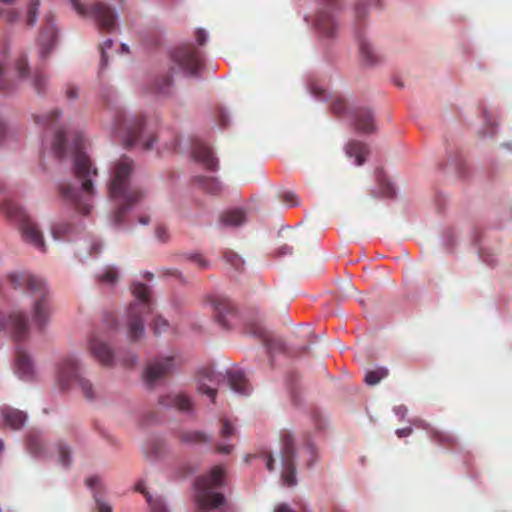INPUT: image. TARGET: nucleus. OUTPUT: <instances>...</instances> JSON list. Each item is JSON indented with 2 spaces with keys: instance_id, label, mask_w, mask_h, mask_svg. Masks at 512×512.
Instances as JSON below:
<instances>
[{
  "instance_id": "f257e3e1",
  "label": "nucleus",
  "mask_w": 512,
  "mask_h": 512,
  "mask_svg": "<svg viewBox=\"0 0 512 512\" xmlns=\"http://www.w3.org/2000/svg\"><path fill=\"white\" fill-rule=\"evenodd\" d=\"M83 135L76 134L72 140L73 170L80 187L62 185L60 191L64 199L73 204L77 210L88 215L91 210L89 199L93 196V178L97 176V168L92 167L89 155L84 153Z\"/></svg>"
},
{
  "instance_id": "f03ea898",
  "label": "nucleus",
  "mask_w": 512,
  "mask_h": 512,
  "mask_svg": "<svg viewBox=\"0 0 512 512\" xmlns=\"http://www.w3.org/2000/svg\"><path fill=\"white\" fill-rule=\"evenodd\" d=\"M113 177L108 185V196L118 204L112 215L114 224L119 225L135 203L140 202L144 192L140 187L131 184L134 172V161L128 156H121L114 164Z\"/></svg>"
},
{
  "instance_id": "7ed1b4c3",
  "label": "nucleus",
  "mask_w": 512,
  "mask_h": 512,
  "mask_svg": "<svg viewBox=\"0 0 512 512\" xmlns=\"http://www.w3.org/2000/svg\"><path fill=\"white\" fill-rule=\"evenodd\" d=\"M7 279L14 289L28 291L37 296L33 305V321L36 327L43 329L51 314L50 304L47 300V286L44 280L28 272L10 273Z\"/></svg>"
},
{
  "instance_id": "20e7f679",
  "label": "nucleus",
  "mask_w": 512,
  "mask_h": 512,
  "mask_svg": "<svg viewBox=\"0 0 512 512\" xmlns=\"http://www.w3.org/2000/svg\"><path fill=\"white\" fill-rule=\"evenodd\" d=\"M115 130L124 142L125 147L131 145H140L141 148L148 150L153 148L156 142V136L149 130L142 115L126 117L119 114L116 119Z\"/></svg>"
},
{
  "instance_id": "39448f33",
  "label": "nucleus",
  "mask_w": 512,
  "mask_h": 512,
  "mask_svg": "<svg viewBox=\"0 0 512 512\" xmlns=\"http://www.w3.org/2000/svg\"><path fill=\"white\" fill-rule=\"evenodd\" d=\"M135 301L127 308L128 335L131 340L140 339L145 333V315L151 312L150 290L143 283L133 284Z\"/></svg>"
},
{
  "instance_id": "423d86ee",
  "label": "nucleus",
  "mask_w": 512,
  "mask_h": 512,
  "mask_svg": "<svg viewBox=\"0 0 512 512\" xmlns=\"http://www.w3.org/2000/svg\"><path fill=\"white\" fill-rule=\"evenodd\" d=\"M196 501L202 509L217 508L225 499L222 493L216 492L225 484V469L222 465L213 466L208 474L196 480Z\"/></svg>"
},
{
  "instance_id": "0eeeda50",
  "label": "nucleus",
  "mask_w": 512,
  "mask_h": 512,
  "mask_svg": "<svg viewBox=\"0 0 512 512\" xmlns=\"http://www.w3.org/2000/svg\"><path fill=\"white\" fill-rule=\"evenodd\" d=\"M2 209L11 221L19 224L23 239L36 247L39 251H45V242L36 223L31 221L24 209L12 201L3 203Z\"/></svg>"
},
{
  "instance_id": "6e6552de",
  "label": "nucleus",
  "mask_w": 512,
  "mask_h": 512,
  "mask_svg": "<svg viewBox=\"0 0 512 512\" xmlns=\"http://www.w3.org/2000/svg\"><path fill=\"white\" fill-rule=\"evenodd\" d=\"M57 382L61 389L69 388L70 384L76 382L82 393L88 399H93L95 391L93 384L81 375V368L77 359L66 357L61 360L57 369Z\"/></svg>"
},
{
  "instance_id": "1a4fd4ad",
  "label": "nucleus",
  "mask_w": 512,
  "mask_h": 512,
  "mask_svg": "<svg viewBox=\"0 0 512 512\" xmlns=\"http://www.w3.org/2000/svg\"><path fill=\"white\" fill-rule=\"evenodd\" d=\"M332 112L336 116H349L352 123L360 132L370 134L375 130V124L372 112L364 108H348L347 102L343 97H335L331 104Z\"/></svg>"
},
{
  "instance_id": "9d476101",
  "label": "nucleus",
  "mask_w": 512,
  "mask_h": 512,
  "mask_svg": "<svg viewBox=\"0 0 512 512\" xmlns=\"http://www.w3.org/2000/svg\"><path fill=\"white\" fill-rule=\"evenodd\" d=\"M280 443L281 478L285 485L294 487V485H296V452L293 434L289 431L281 432Z\"/></svg>"
},
{
  "instance_id": "9b49d317",
  "label": "nucleus",
  "mask_w": 512,
  "mask_h": 512,
  "mask_svg": "<svg viewBox=\"0 0 512 512\" xmlns=\"http://www.w3.org/2000/svg\"><path fill=\"white\" fill-rule=\"evenodd\" d=\"M172 60L189 75H199L203 67L202 56L193 44H186L174 50Z\"/></svg>"
},
{
  "instance_id": "f8f14e48",
  "label": "nucleus",
  "mask_w": 512,
  "mask_h": 512,
  "mask_svg": "<svg viewBox=\"0 0 512 512\" xmlns=\"http://www.w3.org/2000/svg\"><path fill=\"white\" fill-rule=\"evenodd\" d=\"M0 327L10 332L16 342L26 339L29 332L28 320L21 312H12L7 319L0 316Z\"/></svg>"
},
{
  "instance_id": "ddd939ff",
  "label": "nucleus",
  "mask_w": 512,
  "mask_h": 512,
  "mask_svg": "<svg viewBox=\"0 0 512 512\" xmlns=\"http://www.w3.org/2000/svg\"><path fill=\"white\" fill-rule=\"evenodd\" d=\"M176 366L174 357H166L154 360L147 365L144 371L145 382L149 385L155 384L159 379L166 377L174 371Z\"/></svg>"
},
{
  "instance_id": "4468645a",
  "label": "nucleus",
  "mask_w": 512,
  "mask_h": 512,
  "mask_svg": "<svg viewBox=\"0 0 512 512\" xmlns=\"http://www.w3.org/2000/svg\"><path fill=\"white\" fill-rule=\"evenodd\" d=\"M57 38V30L53 24L52 14H47L44 18L43 29L41 30L38 43L40 46V55L46 57L54 47Z\"/></svg>"
},
{
  "instance_id": "2eb2a0df",
  "label": "nucleus",
  "mask_w": 512,
  "mask_h": 512,
  "mask_svg": "<svg viewBox=\"0 0 512 512\" xmlns=\"http://www.w3.org/2000/svg\"><path fill=\"white\" fill-rule=\"evenodd\" d=\"M15 373L21 379L29 381L35 375L34 365L30 354L22 345H17L15 354Z\"/></svg>"
},
{
  "instance_id": "dca6fc26",
  "label": "nucleus",
  "mask_w": 512,
  "mask_h": 512,
  "mask_svg": "<svg viewBox=\"0 0 512 512\" xmlns=\"http://www.w3.org/2000/svg\"><path fill=\"white\" fill-rule=\"evenodd\" d=\"M91 15L95 18L99 29L112 30L115 27V12L112 8L104 3H97L91 8Z\"/></svg>"
},
{
  "instance_id": "f3484780",
  "label": "nucleus",
  "mask_w": 512,
  "mask_h": 512,
  "mask_svg": "<svg viewBox=\"0 0 512 512\" xmlns=\"http://www.w3.org/2000/svg\"><path fill=\"white\" fill-rule=\"evenodd\" d=\"M415 425L424 428L429 433L430 439L433 440L437 445L445 448H452L456 446L457 439L453 434L445 431L438 430V428L431 427L427 422L423 420H415Z\"/></svg>"
},
{
  "instance_id": "a211bd4d",
  "label": "nucleus",
  "mask_w": 512,
  "mask_h": 512,
  "mask_svg": "<svg viewBox=\"0 0 512 512\" xmlns=\"http://www.w3.org/2000/svg\"><path fill=\"white\" fill-rule=\"evenodd\" d=\"M215 317L218 323L224 328L231 326V321L235 316V308L232 302L227 298L219 297L213 302Z\"/></svg>"
},
{
  "instance_id": "6ab92c4d",
  "label": "nucleus",
  "mask_w": 512,
  "mask_h": 512,
  "mask_svg": "<svg viewBox=\"0 0 512 512\" xmlns=\"http://www.w3.org/2000/svg\"><path fill=\"white\" fill-rule=\"evenodd\" d=\"M194 159L201 162L210 171H216L218 168V159L213 155L212 149L207 147L201 141H195L192 147Z\"/></svg>"
},
{
  "instance_id": "aec40b11",
  "label": "nucleus",
  "mask_w": 512,
  "mask_h": 512,
  "mask_svg": "<svg viewBox=\"0 0 512 512\" xmlns=\"http://www.w3.org/2000/svg\"><path fill=\"white\" fill-rule=\"evenodd\" d=\"M90 350L99 363L105 366L114 364V354L106 342L94 336L89 343Z\"/></svg>"
},
{
  "instance_id": "412c9836",
  "label": "nucleus",
  "mask_w": 512,
  "mask_h": 512,
  "mask_svg": "<svg viewBox=\"0 0 512 512\" xmlns=\"http://www.w3.org/2000/svg\"><path fill=\"white\" fill-rule=\"evenodd\" d=\"M337 22L331 11L321 10L316 17V28L325 37H335L337 33Z\"/></svg>"
},
{
  "instance_id": "4be33fe9",
  "label": "nucleus",
  "mask_w": 512,
  "mask_h": 512,
  "mask_svg": "<svg viewBox=\"0 0 512 512\" xmlns=\"http://www.w3.org/2000/svg\"><path fill=\"white\" fill-rule=\"evenodd\" d=\"M228 384L230 389L240 395H249V382L246 379L244 372L239 369L229 370L227 373Z\"/></svg>"
},
{
  "instance_id": "5701e85b",
  "label": "nucleus",
  "mask_w": 512,
  "mask_h": 512,
  "mask_svg": "<svg viewBox=\"0 0 512 512\" xmlns=\"http://www.w3.org/2000/svg\"><path fill=\"white\" fill-rule=\"evenodd\" d=\"M160 404L165 407H175L180 411H191L193 407L190 397L183 393L161 396Z\"/></svg>"
},
{
  "instance_id": "b1692460",
  "label": "nucleus",
  "mask_w": 512,
  "mask_h": 512,
  "mask_svg": "<svg viewBox=\"0 0 512 512\" xmlns=\"http://www.w3.org/2000/svg\"><path fill=\"white\" fill-rule=\"evenodd\" d=\"M221 377H222V375L215 374V372H213V370H211V369L202 370L200 373V383H199L197 389L202 394L210 397L211 401L214 402L215 397L217 395V390L210 387V385H208L204 381H209L210 383H216V382L220 381Z\"/></svg>"
},
{
  "instance_id": "393cba45",
  "label": "nucleus",
  "mask_w": 512,
  "mask_h": 512,
  "mask_svg": "<svg viewBox=\"0 0 512 512\" xmlns=\"http://www.w3.org/2000/svg\"><path fill=\"white\" fill-rule=\"evenodd\" d=\"M0 413L3 416L4 425L14 429H19L25 425L26 415L21 410L5 407L0 409Z\"/></svg>"
},
{
  "instance_id": "a878e982",
  "label": "nucleus",
  "mask_w": 512,
  "mask_h": 512,
  "mask_svg": "<svg viewBox=\"0 0 512 512\" xmlns=\"http://www.w3.org/2000/svg\"><path fill=\"white\" fill-rule=\"evenodd\" d=\"M346 153L348 156L355 157L356 165L362 166L366 160V156L369 153V147L367 144L359 141H349L346 146Z\"/></svg>"
},
{
  "instance_id": "bb28decb",
  "label": "nucleus",
  "mask_w": 512,
  "mask_h": 512,
  "mask_svg": "<svg viewBox=\"0 0 512 512\" xmlns=\"http://www.w3.org/2000/svg\"><path fill=\"white\" fill-rule=\"evenodd\" d=\"M359 52L364 62L374 64L380 61V55L366 38L358 35Z\"/></svg>"
},
{
  "instance_id": "cd10ccee",
  "label": "nucleus",
  "mask_w": 512,
  "mask_h": 512,
  "mask_svg": "<svg viewBox=\"0 0 512 512\" xmlns=\"http://www.w3.org/2000/svg\"><path fill=\"white\" fill-rule=\"evenodd\" d=\"M246 216L241 209L228 210L220 216V222L224 227H238L245 222Z\"/></svg>"
},
{
  "instance_id": "c85d7f7f",
  "label": "nucleus",
  "mask_w": 512,
  "mask_h": 512,
  "mask_svg": "<svg viewBox=\"0 0 512 512\" xmlns=\"http://www.w3.org/2000/svg\"><path fill=\"white\" fill-rule=\"evenodd\" d=\"M16 0H0V18L7 23H14L19 17L20 13L13 9Z\"/></svg>"
},
{
  "instance_id": "c756f323",
  "label": "nucleus",
  "mask_w": 512,
  "mask_h": 512,
  "mask_svg": "<svg viewBox=\"0 0 512 512\" xmlns=\"http://www.w3.org/2000/svg\"><path fill=\"white\" fill-rule=\"evenodd\" d=\"M41 0H27L25 8V23L30 26L37 24Z\"/></svg>"
},
{
  "instance_id": "7c9ffc66",
  "label": "nucleus",
  "mask_w": 512,
  "mask_h": 512,
  "mask_svg": "<svg viewBox=\"0 0 512 512\" xmlns=\"http://www.w3.org/2000/svg\"><path fill=\"white\" fill-rule=\"evenodd\" d=\"M196 181L208 193L217 194L222 191V185L216 178L198 177Z\"/></svg>"
},
{
  "instance_id": "2f4dec72",
  "label": "nucleus",
  "mask_w": 512,
  "mask_h": 512,
  "mask_svg": "<svg viewBox=\"0 0 512 512\" xmlns=\"http://www.w3.org/2000/svg\"><path fill=\"white\" fill-rule=\"evenodd\" d=\"M52 149L56 156L63 157L67 154L66 136L63 130H57Z\"/></svg>"
},
{
  "instance_id": "473e14b6",
  "label": "nucleus",
  "mask_w": 512,
  "mask_h": 512,
  "mask_svg": "<svg viewBox=\"0 0 512 512\" xmlns=\"http://www.w3.org/2000/svg\"><path fill=\"white\" fill-rule=\"evenodd\" d=\"M389 375V371L385 368H378L372 371L366 372L365 382L368 385H374L381 381V379L387 377Z\"/></svg>"
},
{
  "instance_id": "72a5a7b5",
  "label": "nucleus",
  "mask_w": 512,
  "mask_h": 512,
  "mask_svg": "<svg viewBox=\"0 0 512 512\" xmlns=\"http://www.w3.org/2000/svg\"><path fill=\"white\" fill-rule=\"evenodd\" d=\"M181 439L185 443L201 444V443H206V441H208V436H207V434H204L203 432L190 431V432L182 433Z\"/></svg>"
},
{
  "instance_id": "f704fd0d",
  "label": "nucleus",
  "mask_w": 512,
  "mask_h": 512,
  "mask_svg": "<svg viewBox=\"0 0 512 512\" xmlns=\"http://www.w3.org/2000/svg\"><path fill=\"white\" fill-rule=\"evenodd\" d=\"M163 448L164 445L161 442V440L154 439L151 440L147 446H145L144 453L149 458H156L160 456V454L163 451Z\"/></svg>"
},
{
  "instance_id": "c9c22d12",
  "label": "nucleus",
  "mask_w": 512,
  "mask_h": 512,
  "mask_svg": "<svg viewBox=\"0 0 512 512\" xmlns=\"http://www.w3.org/2000/svg\"><path fill=\"white\" fill-rule=\"evenodd\" d=\"M119 279V273L113 266H108L105 271L98 276V280L105 284H115Z\"/></svg>"
},
{
  "instance_id": "e433bc0d",
  "label": "nucleus",
  "mask_w": 512,
  "mask_h": 512,
  "mask_svg": "<svg viewBox=\"0 0 512 512\" xmlns=\"http://www.w3.org/2000/svg\"><path fill=\"white\" fill-rule=\"evenodd\" d=\"M172 77L169 74L161 76L154 84V91L160 94H168L170 92Z\"/></svg>"
},
{
  "instance_id": "4c0bfd02",
  "label": "nucleus",
  "mask_w": 512,
  "mask_h": 512,
  "mask_svg": "<svg viewBox=\"0 0 512 512\" xmlns=\"http://www.w3.org/2000/svg\"><path fill=\"white\" fill-rule=\"evenodd\" d=\"M32 86L37 93H43L46 91L47 78L41 71H36L32 76Z\"/></svg>"
},
{
  "instance_id": "58836bf2",
  "label": "nucleus",
  "mask_w": 512,
  "mask_h": 512,
  "mask_svg": "<svg viewBox=\"0 0 512 512\" xmlns=\"http://www.w3.org/2000/svg\"><path fill=\"white\" fill-rule=\"evenodd\" d=\"M141 493L145 494L147 501L149 502V506L152 512H167L165 504L159 498H152L151 495L145 493L144 489L140 486L138 487Z\"/></svg>"
},
{
  "instance_id": "ea45409f",
  "label": "nucleus",
  "mask_w": 512,
  "mask_h": 512,
  "mask_svg": "<svg viewBox=\"0 0 512 512\" xmlns=\"http://www.w3.org/2000/svg\"><path fill=\"white\" fill-rule=\"evenodd\" d=\"M61 116V112L58 110H53L48 112L45 115L35 116V122L41 125L51 126L54 124L56 119Z\"/></svg>"
},
{
  "instance_id": "a19ab883",
  "label": "nucleus",
  "mask_w": 512,
  "mask_h": 512,
  "mask_svg": "<svg viewBox=\"0 0 512 512\" xmlns=\"http://www.w3.org/2000/svg\"><path fill=\"white\" fill-rule=\"evenodd\" d=\"M224 258L235 269H240L244 266V261L241 256L233 251H227L224 253Z\"/></svg>"
},
{
  "instance_id": "79ce46f5",
  "label": "nucleus",
  "mask_w": 512,
  "mask_h": 512,
  "mask_svg": "<svg viewBox=\"0 0 512 512\" xmlns=\"http://www.w3.org/2000/svg\"><path fill=\"white\" fill-rule=\"evenodd\" d=\"M71 229H72V227L70 224H67V223L58 224L57 226H54L51 229V234L55 240H60V239H63L64 235L69 233Z\"/></svg>"
},
{
  "instance_id": "37998d69",
  "label": "nucleus",
  "mask_w": 512,
  "mask_h": 512,
  "mask_svg": "<svg viewBox=\"0 0 512 512\" xmlns=\"http://www.w3.org/2000/svg\"><path fill=\"white\" fill-rule=\"evenodd\" d=\"M42 442L41 437L38 434H30L28 438V449L33 454H39L41 452Z\"/></svg>"
},
{
  "instance_id": "c03bdc74",
  "label": "nucleus",
  "mask_w": 512,
  "mask_h": 512,
  "mask_svg": "<svg viewBox=\"0 0 512 512\" xmlns=\"http://www.w3.org/2000/svg\"><path fill=\"white\" fill-rule=\"evenodd\" d=\"M280 198L282 202L290 207L296 206L299 204L296 193L292 191H283L280 194Z\"/></svg>"
},
{
  "instance_id": "a18cd8bd",
  "label": "nucleus",
  "mask_w": 512,
  "mask_h": 512,
  "mask_svg": "<svg viewBox=\"0 0 512 512\" xmlns=\"http://www.w3.org/2000/svg\"><path fill=\"white\" fill-rule=\"evenodd\" d=\"M379 0H359L356 8H355V14L357 18H363L366 10V6L368 5H377Z\"/></svg>"
},
{
  "instance_id": "49530a36",
  "label": "nucleus",
  "mask_w": 512,
  "mask_h": 512,
  "mask_svg": "<svg viewBox=\"0 0 512 512\" xmlns=\"http://www.w3.org/2000/svg\"><path fill=\"white\" fill-rule=\"evenodd\" d=\"M304 453L306 455V466L310 467L316 459V449L312 444H306L304 447Z\"/></svg>"
},
{
  "instance_id": "de8ad7c7",
  "label": "nucleus",
  "mask_w": 512,
  "mask_h": 512,
  "mask_svg": "<svg viewBox=\"0 0 512 512\" xmlns=\"http://www.w3.org/2000/svg\"><path fill=\"white\" fill-rule=\"evenodd\" d=\"M188 259L192 262V264L196 265L201 269H206L209 267V263L207 259L203 257L201 254H191Z\"/></svg>"
},
{
  "instance_id": "09e8293b",
  "label": "nucleus",
  "mask_w": 512,
  "mask_h": 512,
  "mask_svg": "<svg viewBox=\"0 0 512 512\" xmlns=\"http://www.w3.org/2000/svg\"><path fill=\"white\" fill-rule=\"evenodd\" d=\"M59 461L62 465L67 466L70 464V450L66 445L59 446Z\"/></svg>"
},
{
  "instance_id": "8fccbe9b",
  "label": "nucleus",
  "mask_w": 512,
  "mask_h": 512,
  "mask_svg": "<svg viewBox=\"0 0 512 512\" xmlns=\"http://www.w3.org/2000/svg\"><path fill=\"white\" fill-rule=\"evenodd\" d=\"M15 68L20 77H24L28 73V62L25 58H20L15 63Z\"/></svg>"
},
{
  "instance_id": "3c124183",
  "label": "nucleus",
  "mask_w": 512,
  "mask_h": 512,
  "mask_svg": "<svg viewBox=\"0 0 512 512\" xmlns=\"http://www.w3.org/2000/svg\"><path fill=\"white\" fill-rule=\"evenodd\" d=\"M234 432H235V428L231 424V422L229 420H223L222 421L221 436L223 438H229V437H232Z\"/></svg>"
},
{
  "instance_id": "603ef678",
  "label": "nucleus",
  "mask_w": 512,
  "mask_h": 512,
  "mask_svg": "<svg viewBox=\"0 0 512 512\" xmlns=\"http://www.w3.org/2000/svg\"><path fill=\"white\" fill-rule=\"evenodd\" d=\"M168 326V322L162 317H155L153 320L152 328L154 333H161L162 330L166 329Z\"/></svg>"
},
{
  "instance_id": "864d4df0",
  "label": "nucleus",
  "mask_w": 512,
  "mask_h": 512,
  "mask_svg": "<svg viewBox=\"0 0 512 512\" xmlns=\"http://www.w3.org/2000/svg\"><path fill=\"white\" fill-rule=\"evenodd\" d=\"M113 41L112 40H106L103 42L101 47V64L103 67L107 66V56L106 52L108 49L112 48Z\"/></svg>"
},
{
  "instance_id": "5fc2aeb1",
  "label": "nucleus",
  "mask_w": 512,
  "mask_h": 512,
  "mask_svg": "<svg viewBox=\"0 0 512 512\" xmlns=\"http://www.w3.org/2000/svg\"><path fill=\"white\" fill-rule=\"evenodd\" d=\"M96 501L97 512H113V508L107 502L100 500L98 495H94Z\"/></svg>"
},
{
  "instance_id": "6e6d98bb",
  "label": "nucleus",
  "mask_w": 512,
  "mask_h": 512,
  "mask_svg": "<svg viewBox=\"0 0 512 512\" xmlns=\"http://www.w3.org/2000/svg\"><path fill=\"white\" fill-rule=\"evenodd\" d=\"M155 235L161 242H166L169 239V233L166 227L158 226L155 229Z\"/></svg>"
},
{
  "instance_id": "4d7b16f0",
  "label": "nucleus",
  "mask_w": 512,
  "mask_h": 512,
  "mask_svg": "<svg viewBox=\"0 0 512 512\" xmlns=\"http://www.w3.org/2000/svg\"><path fill=\"white\" fill-rule=\"evenodd\" d=\"M72 6H73V9L76 10V12L81 15H86L88 13L85 6L83 4H81L79 0H72Z\"/></svg>"
},
{
  "instance_id": "13d9d810",
  "label": "nucleus",
  "mask_w": 512,
  "mask_h": 512,
  "mask_svg": "<svg viewBox=\"0 0 512 512\" xmlns=\"http://www.w3.org/2000/svg\"><path fill=\"white\" fill-rule=\"evenodd\" d=\"M66 96H67L68 99H76V98H78V87L67 86V88H66Z\"/></svg>"
},
{
  "instance_id": "bf43d9fd",
  "label": "nucleus",
  "mask_w": 512,
  "mask_h": 512,
  "mask_svg": "<svg viewBox=\"0 0 512 512\" xmlns=\"http://www.w3.org/2000/svg\"><path fill=\"white\" fill-rule=\"evenodd\" d=\"M232 450H233L232 445H227V444H217L216 445V451L218 453L229 454L230 452H232Z\"/></svg>"
},
{
  "instance_id": "052dcab7",
  "label": "nucleus",
  "mask_w": 512,
  "mask_h": 512,
  "mask_svg": "<svg viewBox=\"0 0 512 512\" xmlns=\"http://www.w3.org/2000/svg\"><path fill=\"white\" fill-rule=\"evenodd\" d=\"M413 432L411 427L398 428L396 431V435L398 438L409 437V435Z\"/></svg>"
},
{
  "instance_id": "680f3d73",
  "label": "nucleus",
  "mask_w": 512,
  "mask_h": 512,
  "mask_svg": "<svg viewBox=\"0 0 512 512\" xmlns=\"http://www.w3.org/2000/svg\"><path fill=\"white\" fill-rule=\"evenodd\" d=\"M266 466L270 472L275 470V458L271 453L266 454Z\"/></svg>"
},
{
  "instance_id": "e2e57ef3",
  "label": "nucleus",
  "mask_w": 512,
  "mask_h": 512,
  "mask_svg": "<svg viewBox=\"0 0 512 512\" xmlns=\"http://www.w3.org/2000/svg\"><path fill=\"white\" fill-rule=\"evenodd\" d=\"M196 41L203 45L207 41V34L203 29H198L196 32Z\"/></svg>"
},
{
  "instance_id": "0e129e2a",
  "label": "nucleus",
  "mask_w": 512,
  "mask_h": 512,
  "mask_svg": "<svg viewBox=\"0 0 512 512\" xmlns=\"http://www.w3.org/2000/svg\"><path fill=\"white\" fill-rule=\"evenodd\" d=\"M99 481H100V479L97 476H92V477H89L86 479V483L89 486V488L96 487L97 484H99Z\"/></svg>"
},
{
  "instance_id": "69168bd1",
  "label": "nucleus",
  "mask_w": 512,
  "mask_h": 512,
  "mask_svg": "<svg viewBox=\"0 0 512 512\" xmlns=\"http://www.w3.org/2000/svg\"><path fill=\"white\" fill-rule=\"evenodd\" d=\"M292 247L289 246V245H283V246H280L279 249H278V253L280 255H286V254H291L292 253Z\"/></svg>"
},
{
  "instance_id": "338daca9",
  "label": "nucleus",
  "mask_w": 512,
  "mask_h": 512,
  "mask_svg": "<svg viewBox=\"0 0 512 512\" xmlns=\"http://www.w3.org/2000/svg\"><path fill=\"white\" fill-rule=\"evenodd\" d=\"M394 194V189L389 183L384 184V196L391 197Z\"/></svg>"
},
{
  "instance_id": "774afa93",
  "label": "nucleus",
  "mask_w": 512,
  "mask_h": 512,
  "mask_svg": "<svg viewBox=\"0 0 512 512\" xmlns=\"http://www.w3.org/2000/svg\"><path fill=\"white\" fill-rule=\"evenodd\" d=\"M275 512H294L292 510H290L289 506L287 505H280L276 508Z\"/></svg>"
}]
</instances>
